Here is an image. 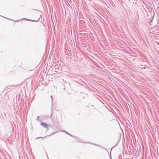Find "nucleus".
Here are the masks:
<instances>
[{
  "instance_id": "f257e3e1",
  "label": "nucleus",
  "mask_w": 159,
  "mask_h": 159,
  "mask_svg": "<svg viewBox=\"0 0 159 159\" xmlns=\"http://www.w3.org/2000/svg\"><path fill=\"white\" fill-rule=\"evenodd\" d=\"M41 125L44 128L47 129L48 128V125H47L45 123H41Z\"/></svg>"
},
{
  "instance_id": "f03ea898",
  "label": "nucleus",
  "mask_w": 159,
  "mask_h": 159,
  "mask_svg": "<svg viewBox=\"0 0 159 159\" xmlns=\"http://www.w3.org/2000/svg\"><path fill=\"white\" fill-rule=\"evenodd\" d=\"M23 19L27 20V21H32V22H37V21H36L35 20H29V19H26V18H24V19Z\"/></svg>"
},
{
  "instance_id": "7ed1b4c3",
  "label": "nucleus",
  "mask_w": 159,
  "mask_h": 159,
  "mask_svg": "<svg viewBox=\"0 0 159 159\" xmlns=\"http://www.w3.org/2000/svg\"><path fill=\"white\" fill-rule=\"evenodd\" d=\"M63 132L65 133H66V134H68L70 135V136H71V137H73V136L72 135H71L70 134H69V133H68L67 132H66V131H62Z\"/></svg>"
},
{
  "instance_id": "20e7f679",
  "label": "nucleus",
  "mask_w": 159,
  "mask_h": 159,
  "mask_svg": "<svg viewBox=\"0 0 159 159\" xmlns=\"http://www.w3.org/2000/svg\"><path fill=\"white\" fill-rule=\"evenodd\" d=\"M36 120L38 121H40V120H39V116H38L36 119Z\"/></svg>"
},
{
  "instance_id": "39448f33",
  "label": "nucleus",
  "mask_w": 159,
  "mask_h": 159,
  "mask_svg": "<svg viewBox=\"0 0 159 159\" xmlns=\"http://www.w3.org/2000/svg\"><path fill=\"white\" fill-rule=\"evenodd\" d=\"M51 98H52V96L51 95Z\"/></svg>"
},
{
  "instance_id": "423d86ee",
  "label": "nucleus",
  "mask_w": 159,
  "mask_h": 159,
  "mask_svg": "<svg viewBox=\"0 0 159 159\" xmlns=\"http://www.w3.org/2000/svg\"><path fill=\"white\" fill-rule=\"evenodd\" d=\"M110 159H112V158H111V155H110Z\"/></svg>"
},
{
  "instance_id": "0eeeda50",
  "label": "nucleus",
  "mask_w": 159,
  "mask_h": 159,
  "mask_svg": "<svg viewBox=\"0 0 159 159\" xmlns=\"http://www.w3.org/2000/svg\"><path fill=\"white\" fill-rule=\"evenodd\" d=\"M5 18H6V19H7L9 20V19H8V18H6V17H5Z\"/></svg>"
},
{
  "instance_id": "6e6552de",
  "label": "nucleus",
  "mask_w": 159,
  "mask_h": 159,
  "mask_svg": "<svg viewBox=\"0 0 159 159\" xmlns=\"http://www.w3.org/2000/svg\"><path fill=\"white\" fill-rule=\"evenodd\" d=\"M39 137H38L37 138H36V139H38Z\"/></svg>"
}]
</instances>
